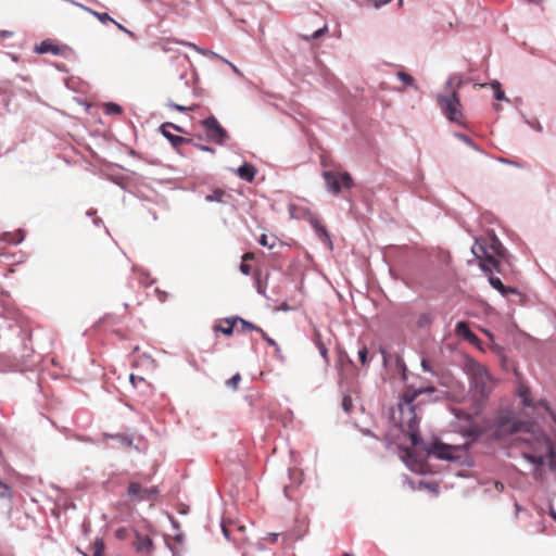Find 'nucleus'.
<instances>
[{
    "instance_id": "f257e3e1",
    "label": "nucleus",
    "mask_w": 556,
    "mask_h": 556,
    "mask_svg": "<svg viewBox=\"0 0 556 556\" xmlns=\"http://www.w3.org/2000/svg\"><path fill=\"white\" fill-rule=\"evenodd\" d=\"M426 393L432 395L428 402H439L447 394L445 391L439 390L433 384L421 386L418 388L413 384H407L404 391L399 395V402L396 404L399 419L395 417V410L392 412V419L395 421L399 429H403V427L407 426V428L416 431L417 424H420L421 421V417L418 415V412L421 409L422 405L426 404V401L424 400L418 402H416V400Z\"/></svg>"
},
{
    "instance_id": "f03ea898",
    "label": "nucleus",
    "mask_w": 556,
    "mask_h": 556,
    "mask_svg": "<svg viewBox=\"0 0 556 556\" xmlns=\"http://www.w3.org/2000/svg\"><path fill=\"white\" fill-rule=\"evenodd\" d=\"M402 433L410 441L412 446H420L429 455H433L440 460L455 463L460 466L471 468L475 466V460L470 455L456 454L454 445L444 443L440 438H433L429 443H426L420 434V424H417L416 431L407 428V426L400 429Z\"/></svg>"
},
{
    "instance_id": "7ed1b4c3",
    "label": "nucleus",
    "mask_w": 556,
    "mask_h": 556,
    "mask_svg": "<svg viewBox=\"0 0 556 556\" xmlns=\"http://www.w3.org/2000/svg\"><path fill=\"white\" fill-rule=\"evenodd\" d=\"M483 422L486 424L488 432H491V439L496 442L506 441L516 433L532 431V424L517 418L510 407L497 409L492 420L484 418Z\"/></svg>"
},
{
    "instance_id": "20e7f679",
    "label": "nucleus",
    "mask_w": 556,
    "mask_h": 556,
    "mask_svg": "<svg viewBox=\"0 0 556 556\" xmlns=\"http://www.w3.org/2000/svg\"><path fill=\"white\" fill-rule=\"evenodd\" d=\"M437 105L440 108L443 116L452 124L465 126L463 104L460 96L457 90H452L450 93H438L435 97Z\"/></svg>"
},
{
    "instance_id": "39448f33",
    "label": "nucleus",
    "mask_w": 556,
    "mask_h": 556,
    "mask_svg": "<svg viewBox=\"0 0 556 556\" xmlns=\"http://www.w3.org/2000/svg\"><path fill=\"white\" fill-rule=\"evenodd\" d=\"M0 337L11 341L10 351L14 357H24L27 349V341L30 340V332L17 323H10L7 329L2 330Z\"/></svg>"
},
{
    "instance_id": "423d86ee",
    "label": "nucleus",
    "mask_w": 556,
    "mask_h": 556,
    "mask_svg": "<svg viewBox=\"0 0 556 556\" xmlns=\"http://www.w3.org/2000/svg\"><path fill=\"white\" fill-rule=\"evenodd\" d=\"M200 125L203 128L205 136L203 137L201 134L194 135V138H198L199 140L205 139L206 141L218 146H227L231 139L228 130L213 114L202 119Z\"/></svg>"
},
{
    "instance_id": "0eeeda50",
    "label": "nucleus",
    "mask_w": 556,
    "mask_h": 556,
    "mask_svg": "<svg viewBox=\"0 0 556 556\" xmlns=\"http://www.w3.org/2000/svg\"><path fill=\"white\" fill-rule=\"evenodd\" d=\"M323 178L326 189L333 195H338L343 190H351L354 187V179L349 172L337 173L333 170H324Z\"/></svg>"
},
{
    "instance_id": "6e6552de",
    "label": "nucleus",
    "mask_w": 556,
    "mask_h": 556,
    "mask_svg": "<svg viewBox=\"0 0 556 556\" xmlns=\"http://www.w3.org/2000/svg\"><path fill=\"white\" fill-rule=\"evenodd\" d=\"M491 380L492 378L485 367L479 365L470 379V391L473 396L481 402H485L491 394Z\"/></svg>"
},
{
    "instance_id": "1a4fd4ad",
    "label": "nucleus",
    "mask_w": 556,
    "mask_h": 556,
    "mask_svg": "<svg viewBox=\"0 0 556 556\" xmlns=\"http://www.w3.org/2000/svg\"><path fill=\"white\" fill-rule=\"evenodd\" d=\"M471 253L479 263L485 261V264L492 268L493 273L504 274V264L506 263L501 258H495L493 254H489L486 242L476 239L475 244L471 247Z\"/></svg>"
},
{
    "instance_id": "9d476101",
    "label": "nucleus",
    "mask_w": 556,
    "mask_h": 556,
    "mask_svg": "<svg viewBox=\"0 0 556 556\" xmlns=\"http://www.w3.org/2000/svg\"><path fill=\"white\" fill-rule=\"evenodd\" d=\"M482 242H486V248L489 251V254H493L495 258L503 260L508 267L511 266L510 258L511 254L509 251L504 247L502 241L497 238L494 230H491L488 232L486 238H478Z\"/></svg>"
},
{
    "instance_id": "9b49d317",
    "label": "nucleus",
    "mask_w": 556,
    "mask_h": 556,
    "mask_svg": "<svg viewBox=\"0 0 556 556\" xmlns=\"http://www.w3.org/2000/svg\"><path fill=\"white\" fill-rule=\"evenodd\" d=\"M536 441L538 447L535 450L545 452L548 469L556 472V446L553 439L547 434H542Z\"/></svg>"
},
{
    "instance_id": "f8f14e48",
    "label": "nucleus",
    "mask_w": 556,
    "mask_h": 556,
    "mask_svg": "<svg viewBox=\"0 0 556 556\" xmlns=\"http://www.w3.org/2000/svg\"><path fill=\"white\" fill-rule=\"evenodd\" d=\"M457 431L463 438L477 442L488 432V427L486 424L484 426L478 425L473 419L472 421L460 424Z\"/></svg>"
},
{
    "instance_id": "ddd939ff",
    "label": "nucleus",
    "mask_w": 556,
    "mask_h": 556,
    "mask_svg": "<svg viewBox=\"0 0 556 556\" xmlns=\"http://www.w3.org/2000/svg\"><path fill=\"white\" fill-rule=\"evenodd\" d=\"M399 448L405 453V457H402V459L406 467L413 472L424 475L425 463L420 458V455L408 446L403 447L402 445H400Z\"/></svg>"
},
{
    "instance_id": "4468645a",
    "label": "nucleus",
    "mask_w": 556,
    "mask_h": 556,
    "mask_svg": "<svg viewBox=\"0 0 556 556\" xmlns=\"http://www.w3.org/2000/svg\"><path fill=\"white\" fill-rule=\"evenodd\" d=\"M170 122L163 123L160 126V132L170 142L172 147L178 149L182 144L193 143V138H186L178 135H174L168 130Z\"/></svg>"
},
{
    "instance_id": "2eb2a0df",
    "label": "nucleus",
    "mask_w": 556,
    "mask_h": 556,
    "mask_svg": "<svg viewBox=\"0 0 556 556\" xmlns=\"http://www.w3.org/2000/svg\"><path fill=\"white\" fill-rule=\"evenodd\" d=\"M498 293L503 298L510 301L513 304L526 305L527 303V296L523 293H521L516 287L503 285V288H500Z\"/></svg>"
},
{
    "instance_id": "dca6fc26",
    "label": "nucleus",
    "mask_w": 556,
    "mask_h": 556,
    "mask_svg": "<svg viewBox=\"0 0 556 556\" xmlns=\"http://www.w3.org/2000/svg\"><path fill=\"white\" fill-rule=\"evenodd\" d=\"M309 224H311L312 228L314 229V232L318 237V239L323 243H325L328 247V249L331 251L333 249V244H332V240L330 238V233L327 230V228L315 216L311 217Z\"/></svg>"
},
{
    "instance_id": "f3484780",
    "label": "nucleus",
    "mask_w": 556,
    "mask_h": 556,
    "mask_svg": "<svg viewBox=\"0 0 556 556\" xmlns=\"http://www.w3.org/2000/svg\"><path fill=\"white\" fill-rule=\"evenodd\" d=\"M236 175L247 182H252L257 174V168L250 162H244L236 170Z\"/></svg>"
},
{
    "instance_id": "a211bd4d",
    "label": "nucleus",
    "mask_w": 556,
    "mask_h": 556,
    "mask_svg": "<svg viewBox=\"0 0 556 556\" xmlns=\"http://www.w3.org/2000/svg\"><path fill=\"white\" fill-rule=\"evenodd\" d=\"M478 265H479V268L488 277V281H489L490 286L498 292L500 288H503V285H504L502 279L498 276L494 275L492 268L488 264H485V261H481L480 263H478Z\"/></svg>"
},
{
    "instance_id": "6ab92c4d",
    "label": "nucleus",
    "mask_w": 556,
    "mask_h": 556,
    "mask_svg": "<svg viewBox=\"0 0 556 556\" xmlns=\"http://www.w3.org/2000/svg\"><path fill=\"white\" fill-rule=\"evenodd\" d=\"M103 438H104V440L115 441L116 444L122 447H130L134 444L132 435H130L128 433H124V432L114 433V434L104 432Z\"/></svg>"
},
{
    "instance_id": "aec40b11",
    "label": "nucleus",
    "mask_w": 556,
    "mask_h": 556,
    "mask_svg": "<svg viewBox=\"0 0 556 556\" xmlns=\"http://www.w3.org/2000/svg\"><path fill=\"white\" fill-rule=\"evenodd\" d=\"M187 46H189L190 48L194 49L195 51H198L199 53H201L202 55H205V56H211V58H216V59H220L223 60L225 63H227L231 68L232 71L240 77L243 76V74L241 73V71L232 63H230L229 61H227L226 59H224L223 56L218 55L217 53L208 50V49H205V48H201L194 43H186Z\"/></svg>"
},
{
    "instance_id": "412c9836",
    "label": "nucleus",
    "mask_w": 556,
    "mask_h": 556,
    "mask_svg": "<svg viewBox=\"0 0 556 556\" xmlns=\"http://www.w3.org/2000/svg\"><path fill=\"white\" fill-rule=\"evenodd\" d=\"M135 547L138 553H150L153 548V541L149 535L136 532Z\"/></svg>"
},
{
    "instance_id": "4be33fe9",
    "label": "nucleus",
    "mask_w": 556,
    "mask_h": 556,
    "mask_svg": "<svg viewBox=\"0 0 556 556\" xmlns=\"http://www.w3.org/2000/svg\"><path fill=\"white\" fill-rule=\"evenodd\" d=\"M34 52L37 54H46L48 52L53 55L61 54V48L58 45L52 43L49 39L42 40L40 43L36 45L34 48Z\"/></svg>"
},
{
    "instance_id": "5701e85b",
    "label": "nucleus",
    "mask_w": 556,
    "mask_h": 556,
    "mask_svg": "<svg viewBox=\"0 0 556 556\" xmlns=\"http://www.w3.org/2000/svg\"><path fill=\"white\" fill-rule=\"evenodd\" d=\"M522 457L525 460L534 466L535 472L545 465V452H543L542 454L525 452L522 453Z\"/></svg>"
},
{
    "instance_id": "b1692460",
    "label": "nucleus",
    "mask_w": 556,
    "mask_h": 556,
    "mask_svg": "<svg viewBox=\"0 0 556 556\" xmlns=\"http://www.w3.org/2000/svg\"><path fill=\"white\" fill-rule=\"evenodd\" d=\"M518 396L523 407L534 408V401L531 399V392L528 387H520L518 390Z\"/></svg>"
},
{
    "instance_id": "393cba45",
    "label": "nucleus",
    "mask_w": 556,
    "mask_h": 556,
    "mask_svg": "<svg viewBox=\"0 0 556 556\" xmlns=\"http://www.w3.org/2000/svg\"><path fill=\"white\" fill-rule=\"evenodd\" d=\"M132 271L139 274V276H140L139 282L143 287L148 288V287H151L153 283H155V279L150 277V273L147 269H144L142 267H138V266H132Z\"/></svg>"
},
{
    "instance_id": "a878e982",
    "label": "nucleus",
    "mask_w": 556,
    "mask_h": 556,
    "mask_svg": "<svg viewBox=\"0 0 556 556\" xmlns=\"http://www.w3.org/2000/svg\"><path fill=\"white\" fill-rule=\"evenodd\" d=\"M542 408L546 412V414L551 417V419L556 425V409H554L551 405V403L546 399H540L534 402V408Z\"/></svg>"
},
{
    "instance_id": "bb28decb",
    "label": "nucleus",
    "mask_w": 556,
    "mask_h": 556,
    "mask_svg": "<svg viewBox=\"0 0 556 556\" xmlns=\"http://www.w3.org/2000/svg\"><path fill=\"white\" fill-rule=\"evenodd\" d=\"M472 330L470 329V326L465 320H458L455 325V333L467 341V339L472 334Z\"/></svg>"
},
{
    "instance_id": "cd10ccee",
    "label": "nucleus",
    "mask_w": 556,
    "mask_h": 556,
    "mask_svg": "<svg viewBox=\"0 0 556 556\" xmlns=\"http://www.w3.org/2000/svg\"><path fill=\"white\" fill-rule=\"evenodd\" d=\"M394 364H395L396 369L400 372L401 380L403 382H406L408 380V368H407V365H406L404 358L400 354L395 355Z\"/></svg>"
},
{
    "instance_id": "c85d7f7f",
    "label": "nucleus",
    "mask_w": 556,
    "mask_h": 556,
    "mask_svg": "<svg viewBox=\"0 0 556 556\" xmlns=\"http://www.w3.org/2000/svg\"><path fill=\"white\" fill-rule=\"evenodd\" d=\"M453 136L460 140L462 142H464L467 147L471 148L472 150L478 151L480 153H484V151L468 135L460 131H454Z\"/></svg>"
},
{
    "instance_id": "c756f323",
    "label": "nucleus",
    "mask_w": 556,
    "mask_h": 556,
    "mask_svg": "<svg viewBox=\"0 0 556 556\" xmlns=\"http://www.w3.org/2000/svg\"><path fill=\"white\" fill-rule=\"evenodd\" d=\"M226 191L222 188H214L211 193L204 197L206 202L226 203L225 201Z\"/></svg>"
},
{
    "instance_id": "7c9ffc66",
    "label": "nucleus",
    "mask_w": 556,
    "mask_h": 556,
    "mask_svg": "<svg viewBox=\"0 0 556 556\" xmlns=\"http://www.w3.org/2000/svg\"><path fill=\"white\" fill-rule=\"evenodd\" d=\"M396 77H397V79H399V80H400L404 86H406V87H412V88H414L415 90H417V89H418V86L416 85V80H415V78H414L410 74H408V73H406V72H404V71H399V72L396 73Z\"/></svg>"
},
{
    "instance_id": "2f4dec72",
    "label": "nucleus",
    "mask_w": 556,
    "mask_h": 556,
    "mask_svg": "<svg viewBox=\"0 0 556 556\" xmlns=\"http://www.w3.org/2000/svg\"><path fill=\"white\" fill-rule=\"evenodd\" d=\"M143 489L140 483L131 482L127 488V495L140 502V497L142 496Z\"/></svg>"
},
{
    "instance_id": "473e14b6",
    "label": "nucleus",
    "mask_w": 556,
    "mask_h": 556,
    "mask_svg": "<svg viewBox=\"0 0 556 556\" xmlns=\"http://www.w3.org/2000/svg\"><path fill=\"white\" fill-rule=\"evenodd\" d=\"M104 113L106 115H119L123 113V108L116 102H106L103 106Z\"/></svg>"
},
{
    "instance_id": "72a5a7b5",
    "label": "nucleus",
    "mask_w": 556,
    "mask_h": 556,
    "mask_svg": "<svg viewBox=\"0 0 556 556\" xmlns=\"http://www.w3.org/2000/svg\"><path fill=\"white\" fill-rule=\"evenodd\" d=\"M160 494V490L157 486H151L143 490L142 496L140 497V502L143 501H153Z\"/></svg>"
},
{
    "instance_id": "f704fd0d",
    "label": "nucleus",
    "mask_w": 556,
    "mask_h": 556,
    "mask_svg": "<svg viewBox=\"0 0 556 556\" xmlns=\"http://www.w3.org/2000/svg\"><path fill=\"white\" fill-rule=\"evenodd\" d=\"M519 114L525 124H527L529 127H531L536 132H540V134L543 132V126L541 125V123L538 119H535V121L529 119L522 111H519Z\"/></svg>"
},
{
    "instance_id": "c9c22d12",
    "label": "nucleus",
    "mask_w": 556,
    "mask_h": 556,
    "mask_svg": "<svg viewBox=\"0 0 556 556\" xmlns=\"http://www.w3.org/2000/svg\"><path fill=\"white\" fill-rule=\"evenodd\" d=\"M432 320H433L432 314L422 313L419 315V317L416 321V326L419 329H424V328L428 327L429 325H431Z\"/></svg>"
},
{
    "instance_id": "e433bc0d",
    "label": "nucleus",
    "mask_w": 556,
    "mask_h": 556,
    "mask_svg": "<svg viewBox=\"0 0 556 556\" xmlns=\"http://www.w3.org/2000/svg\"><path fill=\"white\" fill-rule=\"evenodd\" d=\"M105 543L101 538H96L93 542V554L92 556H104Z\"/></svg>"
},
{
    "instance_id": "4c0bfd02",
    "label": "nucleus",
    "mask_w": 556,
    "mask_h": 556,
    "mask_svg": "<svg viewBox=\"0 0 556 556\" xmlns=\"http://www.w3.org/2000/svg\"><path fill=\"white\" fill-rule=\"evenodd\" d=\"M389 273L393 279L401 280L406 287H408L410 289H415V285H416L415 280H413L410 278L400 277L392 267H390Z\"/></svg>"
},
{
    "instance_id": "58836bf2",
    "label": "nucleus",
    "mask_w": 556,
    "mask_h": 556,
    "mask_svg": "<svg viewBox=\"0 0 556 556\" xmlns=\"http://www.w3.org/2000/svg\"><path fill=\"white\" fill-rule=\"evenodd\" d=\"M239 323L241 324L242 331H256V332L262 331L261 327H258L257 325H255L252 321H249L242 317L240 318Z\"/></svg>"
},
{
    "instance_id": "ea45409f",
    "label": "nucleus",
    "mask_w": 556,
    "mask_h": 556,
    "mask_svg": "<svg viewBox=\"0 0 556 556\" xmlns=\"http://www.w3.org/2000/svg\"><path fill=\"white\" fill-rule=\"evenodd\" d=\"M454 416L457 420L465 422L472 421L475 418L471 414L462 409H454Z\"/></svg>"
},
{
    "instance_id": "a19ab883",
    "label": "nucleus",
    "mask_w": 556,
    "mask_h": 556,
    "mask_svg": "<svg viewBox=\"0 0 556 556\" xmlns=\"http://www.w3.org/2000/svg\"><path fill=\"white\" fill-rule=\"evenodd\" d=\"M341 406L344 413L351 414L353 409V401L349 394H343Z\"/></svg>"
},
{
    "instance_id": "79ce46f5",
    "label": "nucleus",
    "mask_w": 556,
    "mask_h": 556,
    "mask_svg": "<svg viewBox=\"0 0 556 556\" xmlns=\"http://www.w3.org/2000/svg\"><path fill=\"white\" fill-rule=\"evenodd\" d=\"M290 480L295 484L300 485L303 482V473L301 471H295L293 469H288Z\"/></svg>"
},
{
    "instance_id": "37998d69",
    "label": "nucleus",
    "mask_w": 556,
    "mask_h": 556,
    "mask_svg": "<svg viewBox=\"0 0 556 556\" xmlns=\"http://www.w3.org/2000/svg\"><path fill=\"white\" fill-rule=\"evenodd\" d=\"M358 359L361 362L362 365L364 366H367L369 365L370 363V359L368 357V349L366 345H363L359 350H358Z\"/></svg>"
},
{
    "instance_id": "c03bdc74",
    "label": "nucleus",
    "mask_w": 556,
    "mask_h": 556,
    "mask_svg": "<svg viewBox=\"0 0 556 556\" xmlns=\"http://www.w3.org/2000/svg\"><path fill=\"white\" fill-rule=\"evenodd\" d=\"M240 381H241V375L239 372H237L231 378L226 380L225 384L229 389L237 390Z\"/></svg>"
},
{
    "instance_id": "a18cd8bd",
    "label": "nucleus",
    "mask_w": 556,
    "mask_h": 556,
    "mask_svg": "<svg viewBox=\"0 0 556 556\" xmlns=\"http://www.w3.org/2000/svg\"><path fill=\"white\" fill-rule=\"evenodd\" d=\"M453 77H454V85H455V88L453 90L458 91L460 88H463V86L465 84H467L469 81V78H465L463 75L457 74V73H454Z\"/></svg>"
},
{
    "instance_id": "49530a36",
    "label": "nucleus",
    "mask_w": 556,
    "mask_h": 556,
    "mask_svg": "<svg viewBox=\"0 0 556 556\" xmlns=\"http://www.w3.org/2000/svg\"><path fill=\"white\" fill-rule=\"evenodd\" d=\"M214 331L220 332L226 337H231L233 334L232 326H223L220 324L214 326Z\"/></svg>"
},
{
    "instance_id": "de8ad7c7",
    "label": "nucleus",
    "mask_w": 556,
    "mask_h": 556,
    "mask_svg": "<svg viewBox=\"0 0 556 556\" xmlns=\"http://www.w3.org/2000/svg\"><path fill=\"white\" fill-rule=\"evenodd\" d=\"M166 105L175 111H178V112H181V113H187L189 111L192 110L191 106H186V105H181V104H178V103H175L173 100H168Z\"/></svg>"
},
{
    "instance_id": "09e8293b",
    "label": "nucleus",
    "mask_w": 556,
    "mask_h": 556,
    "mask_svg": "<svg viewBox=\"0 0 556 556\" xmlns=\"http://www.w3.org/2000/svg\"><path fill=\"white\" fill-rule=\"evenodd\" d=\"M471 443L472 442L470 441V442H465L464 444L454 445L455 453L460 454V455H469L468 452L471 446Z\"/></svg>"
},
{
    "instance_id": "8fccbe9b",
    "label": "nucleus",
    "mask_w": 556,
    "mask_h": 556,
    "mask_svg": "<svg viewBox=\"0 0 556 556\" xmlns=\"http://www.w3.org/2000/svg\"><path fill=\"white\" fill-rule=\"evenodd\" d=\"M11 490L10 486L0 479V498H10Z\"/></svg>"
},
{
    "instance_id": "3c124183",
    "label": "nucleus",
    "mask_w": 556,
    "mask_h": 556,
    "mask_svg": "<svg viewBox=\"0 0 556 556\" xmlns=\"http://www.w3.org/2000/svg\"><path fill=\"white\" fill-rule=\"evenodd\" d=\"M493 97L496 101L500 102H510V100L506 97L503 88H497L495 91H493Z\"/></svg>"
},
{
    "instance_id": "603ef678",
    "label": "nucleus",
    "mask_w": 556,
    "mask_h": 556,
    "mask_svg": "<svg viewBox=\"0 0 556 556\" xmlns=\"http://www.w3.org/2000/svg\"><path fill=\"white\" fill-rule=\"evenodd\" d=\"M191 144L193 147H195L198 150L203 151V152H207V153H212V154H214L216 152V149L208 144H203V143H199V142H194V141Z\"/></svg>"
},
{
    "instance_id": "864d4df0",
    "label": "nucleus",
    "mask_w": 556,
    "mask_h": 556,
    "mask_svg": "<svg viewBox=\"0 0 556 556\" xmlns=\"http://www.w3.org/2000/svg\"><path fill=\"white\" fill-rule=\"evenodd\" d=\"M121 31H123L124 34H126L127 36H129L131 39L136 40L138 37L137 35L131 31L130 29L126 28L124 25H122L121 23L116 22L114 20V22H112Z\"/></svg>"
},
{
    "instance_id": "5fc2aeb1",
    "label": "nucleus",
    "mask_w": 556,
    "mask_h": 556,
    "mask_svg": "<svg viewBox=\"0 0 556 556\" xmlns=\"http://www.w3.org/2000/svg\"><path fill=\"white\" fill-rule=\"evenodd\" d=\"M316 345H317L320 356L324 358L326 364H329L328 349L325 346V344L321 341H318Z\"/></svg>"
},
{
    "instance_id": "6e6d98bb",
    "label": "nucleus",
    "mask_w": 556,
    "mask_h": 556,
    "mask_svg": "<svg viewBox=\"0 0 556 556\" xmlns=\"http://www.w3.org/2000/svg\"><path fill=\"white\" fill-rule=\"evenodd\" d=\"M375 9H380L388 3H390L392 0H367ZM400 5L403 3V0H399Z\"/></svg>"
},
{
    "instance_id": "4d7b16f0",
    "label": "nucleus",
    "mask_w": 556,
    "mask_h": 556,
    "mask_svg": "<svg viewBox=\"0 0 556 556\" xmlns=\"http://www.w3.org/2000/svg\"><path fill=\"white\" fill-rule=\"evenodd\" d=\"M420 484L431 492L439 493L440 486L437 482L421 481Z\"/></svg>"
},
{
    "instance_id": "13d9d810",
    "label": "nucleus",
    "mask_w": 556,
    "mask_h": 556,
    "mask_svg": "<svg viewBox=\"0 0 556 556\" xmlns=\"http://www.w3.org/2000/svg\"><path fill=\"white\" fill-rule=\"evenodd\" d=\"M262 337V339L271 348H275L277 346V342L275 339H273L271 337H269L263 329L262 331L258 332Z\"/></svg>"
},
{
    "instance_id": "bf43d9fd",
    "label": "nucleus",
    "mask_w": 556,
    "mask_h": 556,
    "mask_svg": "<svg viewBox=\"0 0 556 556\" xmlns=\"http://www.w3.org/2000/svg\"><path fill=\"white\" fill-rule=\"evenodd\" d=\"M258 243L262 247H267L268 249L273 250L275 248V241L273 243H269L267 235L263 233L258 238Z\"/></svg>"
},
{
    "instance_id": "052dcab7",
    "label": "nucleus",
    "mask_w": 556,
    "mask_h": 556,
    "mask_svg": "<svg viewBox=\"0 0 556 556\" xmlns=\"http://www.w3.org/2000/svg\"><path fill=\"white\" fill-rule=\"evenodd\" d=\"M467 342L476 348L482 349V341L475 332H472V334L467 339Z\"/></svg>"
},
{
    "instance_id": "680f3d73",
    "label": "nucleus",
    "mask_w": 556,
    "mask_h": 556,
    "mask_svg": "<svg viewBox=\"0 0 556 556\" xmlns=\"http://www.w3.org/2000/svg\"><path fill=\"white\" fill-rule=\"evenodd\" d=\"M420 366H421V368H422V370H424L425 372H430V374H432V375H434V374H435V372H434V369H433V367H432V365L430 364V362H429L428 359L422 358V359H421V363H420Z\"/></svg>"
},
{
    "instance_id": "e2e57ef3",
    "label": "nucleus",
    "mask_w": 556,
    "mask_h": 556,
    "mask_svg": "<svg viewBox=\"0 0 556 556\" xmlns=\"http://www.w3.org/2000/svg\"><path fill=\"white\" fill-rule=\"evenodd\" d=\"M130 382L135 388H138V384H148L144 378L136 377L134 374L130 375Z\"/></svg>"
},
{
    "instance_id": "0e129e2a",
    "label": "nucleus",
    "mask_w": 556,
    "mask_h": 556,
    "mask_svg": "<svg viewBox=\"0 0 556 556\" xmlns=\"http://www.w3.org/2000/svg\"><path fill=\"white\" fill-rule=\"evenodd\" d=\"M328 30L327 26H324L317 30H315L311 37H306L307 40L313 39L316 40L320 38Z\"/></svg>"
},
{
    "instance_id": "69168bd1",
    "label": "nucleus",
    "mask_w": 556,
    "mask_h": 556,
    "mask_svg": "<svg viewBox=\"0 0 556 556\" xmlns=\"http://www.w3.org/2000/svg\"><path fill=\"white\" fill-rule=\"evenodd\" d=\"M500 163L511 165L515 167H522L521 163L515 160L505 159V157H498L497 159Z\"/></svg>"
},
{
    "instance_id": "338daca9",
    "label": "nucleus",
    "mask_w": 556,
    "mask_h": 556,
    "mask_svg": "<svg viewBox=\"0 0 556 556\" xmlns=\"http://www.w3.org/2000/svg\"><path fill=\"white\" fill-rule=\"evenodd\" d=\"M254 279H255V285H256L257 293L265 296L266 295L265 288L262 286V282H261V279H260V275H256L254 277Z\"/></svg>"
},
{
    "instance_id": "774afa93",
    "label": "nucleus",
    "mask_w": 556,
    "mask_h": 556,
    "mask_svg": "<svg viewBox=\"0 0 556 556\" xmlns=\"http://www.w3.org/2000/svg\"><path fill=\"white\" fill-rule=\"evenodd\" d=\"M454 85V77H453V74L448 76V78L446 79L445 84H444V89L447 91V93H450L454 88H453Z\"/></svg>"
}]
</instances>
